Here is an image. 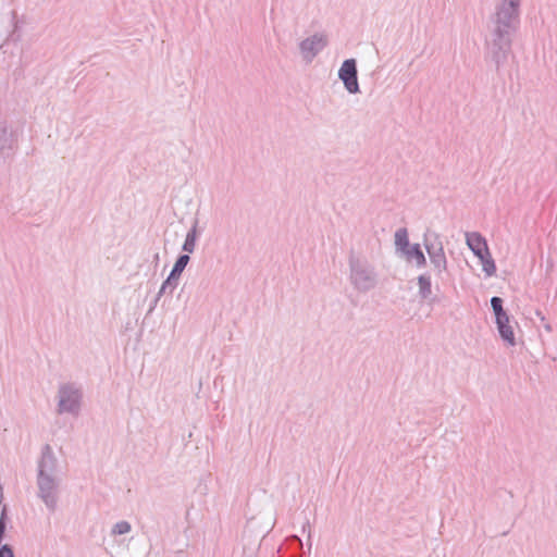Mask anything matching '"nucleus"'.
<instances>
[{
	"label": "nucleus",
	"instance_id": "nucleus-1",
	"mask_svg": "<svg viewBox=\"0 0 557 557\" xmlns=\"http://www.w3.org/2000/svg\"><path fill=\"white\" fill-rule=\"evenodd\" d=\"M521 1L499 0L488 18L485 61L493 63L497 73L512 53L513 39L521 24Z\"/></svg>",
	"mask_w": 557,
	"mask_h": 557
},
{
	"label": "nucleus",
	"instance_id": "nucleus-2",
	"mask_svg": "<svg viewBox=\"0 0 557 557\" xmlns=\"http://www.w3.org/2000/svg\"><path fill=\"white\" fill-rule=\"evenodd\" d=\"M37 486L38 497L50 511H54L59 493L58 459L49 444L42 446L37 462Z\"/></svg>",
	"mask_w": 557,
	"mask_h": 557
},
{
	"label": "nucleus",
	"instance_id": "nucleus-3",
	"mask_svg": "<svg viewBox=\"0 0 557 557\" xmlns=\"http://www.w3.org/2000/svg\"><path fill=\"white\" fill-rule=\"evenodd\" d=\"M349 280L352 287L360 293H368L377 285V273L372 264L350 252L348 258Z\"/></svg>",
	"mask_w": 557,
	"mask_h": 557
},
{
	"label": "nucleus",
	"instance_id": "nucleus-4",
	"mask_svg": "<svg viewBox=\"0 0 557 557\" xmlns=\"http://www.w3.org/2000/svg\"><path fill=\"white\" fill-rule=\"evenodd\" d=\"M423 245L429 255L430 262L437 277H442L447 271V258L441 236L435 232H426L423 235Z\"/></svg>",
	"mask_w": 557,
	"mask_h": 557
},
{
	"label": "nucleus",
	"instance_id": "nucleus-5",
	"mask_svg": "<svg viewBox=\"0 0 557 557\" xmlns=\"http://www.w3.org/2000/svg\"><path fill=\"white\" fill-rule=\"evenodd\" d=\"M58 413L78 416L82 407L83 392L74 383H64L58 391Z\"/></svg>",
	"mask_w": 557,
	"mask_h": 557
},
{
	"label": "nucleus",
	"instance_id": "nucleus-6",
	"mask_svg": "<svg viewBox=\"0 0 557 557\" xmlns=\"http://www.w3.org/2000/svg\"><path fill=\"white\" fill-rule=\"evenodd\" d=\"M466 242L474 256L480 259L484 273L487 276L494 275L496 264L491 256L485 238L480 233L473 232L466 234Z\"/></svg>",
	"mask_w": 557,
	"mask_h": 557
},
{
	"label": "nucleus",
	"instance_id": "nucleus-7",
	"mask_svg": "<svg viewBox=\"0 0 557 557\" xmlns=\"http://www.w3.org/2000/svg\"><path fill=\"white\" fill-rule=\"evenodd\" d=\"M504 300L494 296L491 298V307L495 315V323L497 326L498 334L503 342L508 346H516V336L513 329L510 325V318L507 311L503 307Z\"/></svg>",
	"mask_w": 557,
	"mask_h": 557
},
{
	"label": "nucleus",
	"instance_id": "nucleus-8",
	"mask_svg": "<svg viewBox=\"0 0 557 557\" xmlns=\"http://www.w3.org/2000/svg\"><path fill=\"white\" fill-rule=\"evenodd\" d=\"M327 46V37L317 33L299 42V50L302 60L311 63L313 59Z\"/></svg>",
	"mask_w": 557,
	"mask_h": 557
},
{
	"label": "nucleus",
	"instance_id": "nucleus-9",
	"mask_svg": "<svg viewBox=\"0 0 557 557\" xmlns=\"http://www.w3.org/2000/svg\"><path fill=\"white\" fill-rule=\"evenodd\" d=\"M338 78L343 82L345 89L349 94L355 95L360 92L356 59H346L342 63L338 70Z\"/></svg>",
	"mask_w": 557,
	"mask_h": 557
},
{
	"label": "nucleus",
	"instance_id": "nucleus-10",
	"mask_svg": "<svg viewBox=\"0 0 557 557\" xmlns=\"http://www.w3.org/2000/svg\"><path fill=\"white\" fill-rule=\"evenodd\" d=\"M190 260L189 255L182 253L177 257L169 276L165 278L166 285H172V289H175L178 285V280L187 267L188 262Z\"/></svg>",
	"mask_w": 557,
	"mask_h": 557
},
{
	"label": "nucleus",
	"instance_id": "nucleus-11",
	"mask_svg": "<svg viewBox=\"0 0 557 557\" xmlns=\"http://www.w3.org/2000/svg\"><path fill=\"white\" fill-rule=\"evenodd\" d=\"M15 146V138L7 126H0V161L9 158Z\"/></svg>",
	"mask_w": 557,
	"mask_h": 557
},
{
	"label": "nucleus",
	"instance_id": "nucleus-12",
	"mask_svg": "<svg viewBox=\"0 0 557 557\" xmlns=\"http://www.w3.org/2000/svg\"><path fill=\"white\" fill-rule=\"evenodd\" d=\"M401 255L408 262L416 261L417 267H424L426 264L425 256L419 244L410 245Z\"/></svg>",
	"mask_w": 557,
	"mask_h": 557
},
{
	"label": "nucleus",
	"instance_id": "nucleus-13",
	"mask_svg": "<svg viewBox=\"0 0 557 557\" xmlns=\"http://www.w3.org/2000/svg\"><path fill=\"white\" fill-rule=\"evenodd\" d=\"M198 224L199 220L198 218H195L193 221V225L190 230L187 232L185 240L183 243L182 249L183 251L187 252V255L194 252L195 250L196 242L198 238Z\"/></svg>",
	"mask_w": 557,
	"mask_h": 557
},
{
	"label": "nucleus",
	"instance_id": "nucleus-14",
	"mask_svg": "<svg viewBox=\"0 0 557 557\" xmlns=\"http://www.w3.org/2000/svg\"><path fill=\"white\" fill-rule=\"evenodd\" d=\"M419 296L423 300H428L432 294L431 275L424 273L418 276Z\"/></svg>",
	"mask_w": 557,
	"mask_h": 557
},
{
	"label": "nucleus",
	"instance_id": "nucleus-15",
	"mask_svg": "<svg viewBox=\"0 0 557 557\" xmlns=\"http://www.w3.org/2000/svg\"><path fill=\"white\" fill-rule=\"evenodd\" d=\"M410 243L408 238V231L406 227H400L395 232V249L396 252H404L409 248Z\"/></svg>",
	"mask_w": 557,
	"mask_h": 557
},
{
	"label": "nucleus",
	"instance_id": "nucleus-16",
	"mask_svg": "<svg viewBox=\"0 0 557 557\" xmlns=\"http://www.w3.org/2000/svg\"><path fill=\"white\" fill-rule=\"evenodd\" d=\"M131 530H132L131 523L128 521L122 520V521L116 522L113 525V528L111 530V535H113V536L123 535V534L128 533Z\"/></svg>",
	"mask_w": 557,
	"mask_h": 557
},
{
	"label": "nucleus",
	"instance_id": "nucleus-17",
	"mask_svg": "<svg viewBox=\"0 0 557 557\" xmlns=\"http://www.w3.org/2000/svg\"><path fill=\"white\" fill-rule=\"evenodd\" d=\"M174 292V289H172V285H166V281H164L154 298V305L158 304V301L160 300L161 296L169 293V294H172Z\"/></svg>",
	"mask_w": 557,
	"mask_h": 557
},
{
	"label": "nucleus",
	"instance_id": "nucleus-18",
	"mask_svg": "<svg viewBox=\"0 0 557 557\" xmlns=\"http://www.w3.org/2000/svg\"><path fill=\"white\" fill-rule=\"evenodd\" d=\"M7 519H8V508L4 505L1 508V511H0V530H4L5 531V529H7Z\"/></svg>",
	"mask_w": 557,
	"mask_h": 557
},
{
	"label": "nucleus",
	"instance_id": "nucleus-19",
	"mask_svg": "<svg viewBox=\"0 0 557 557\" xmlns=\"http://www.w3.org/2000/svg\"><path fill=\"white\" fill-rule=\"evenodd\" d=\"M0 557H15L12 547L4 544L0 547Z\"/></svg>",
	"mask_w": 557,
	"mask_h": 557
},
{
	"label": "nucleus",
	"instance_id": "nucleus-20",
	"mask_svg": "<svg viewBox=\"0 0 557 557\" xmlns=\"http://www.w3.org/2000/svg\"><path fill=\"white\" fill-rule=\"evenodd\" d=\"M535 314H536V317H537V318H540V320H541L542 322H544V321H545V317H544V314L542 313V311L536 310Z\"/></svg>",
	"mask_w": 557,
	"mask_h": 557
},
{
	"label": "nucleus",
	"instance_id": "nucleus-21",
	"mask_svg": "<svg viewBox=\"0 0 557 557\" xmlns=\"http://www.w3.org/2000/svg\"><path fill=\"white\" fill-rule=\"evenodd\" d=\"M544 329H545V331H546V332H548V333H550V332L553 331V327H552V325H550L549 323H545V324H544Z\"/></svg>",
	"mask_w": 557,
	"mask_h": 557
},
{
	"label": "nucleus",
	"instance_id": "nucleus-22",
	"mask_svg": "<svg viewBox=\"0 0 557 557\" xmlns=\"http://www.w3.org/2000/svg\"><path fill=\"white\" fill-rule=\"evenodd\" d=\"M156 306H157V305H154V300H153V301H151V306H150V308H149V310H148V313H151V312L154 310Z\"/></svg>",
	"mask_w": 557,
	"mask_h": 557
},
{
	"label": "nucleus",
	"instance_id": "nucleus-23",
	"mask_svg": "<svg viewBox=\"0 0 557 557\" xmlns=\"http://www.w3.org/2000/svg\"><path fill=\"white\" fill-rule=\"evenodd\" d=\"M306 528H310V523H309V520L306 521V523L304 524L302 527V531L305 532L306 531Z\"/></svg>",
	"mask_w": 557,
	"mask_h": 557
},
{
	"label": "nucleus",
	"instance_id": "nucleus-24",
	"mask_svg": "<svg viewBox=\"0 0 557 557\" xmlns=\"http://www.w3.org/2000/svg\"><path fill=\"white\" fill-rule=\"evenodd\" d=\"M311 535H310V532L308 533V547L309 549L311 548L312 546V543H311V540H310Z\"/></svg>",
	"mask_w": 557,
	"mask_h": 557
},
{
	"label": "nucleus",
	"instance_id": "nucleus-25",
	"mask_svg": "<svg viewBox=\"0 0 557 557\" xmlns=\"http://www.w3.org/2000/svg\"><path fill=\"white\" fill-rule=\"evenodd\" d=\"M4 533L5 531L4 530H0V541L2 542L3 537H4Z\"/></svg>",
	"mask_w": 557,
	"mask_h": 557
},
{
	"label": "nucleus",
	"instance_id": "nucleus-26",
	"mask_svg": "<svg viewBox=\"0 0 557 557\" xmlns=\"http://www.w3.org/2000/svg\"><path fill=\"white\" fill-rule=\"evenodd\" d=\"M295 540H297L299 542V544L301 545V540L300 537H298L297 535L294 536Z\"/></svg>",
	"mask_w": 557,
	"mask_h": 557
},
{
	"label": "nucleus",
	"instance_id": "nucleus-27",
	"mask_svg": "<svg viewBox=\"0 0 557 557\" xmlns=\"http://www.w3.org/2000/svg\"><path fill=\"white\" fill-rule=\"evenodd\" d=\"M16 28H17V22L14 21V29H16Z\"/></svg>",
	"mask_w": 557,
	"mask_h": 557
}]
</instances>
